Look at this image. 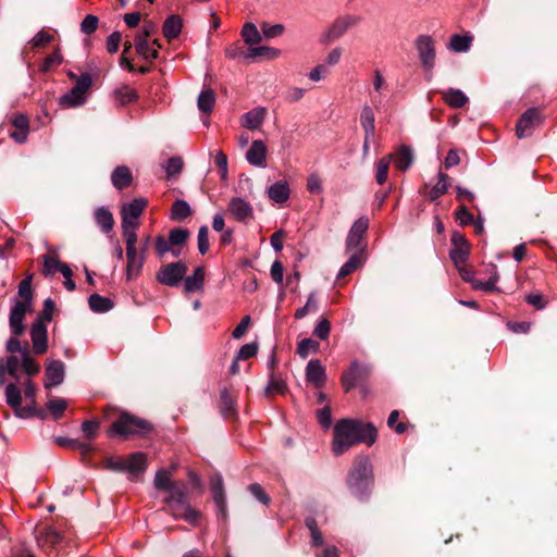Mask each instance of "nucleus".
Returning a JSON list of instances; mask_svg holds the SVG:
<instances>
[{"label":"nucleus","instance_id":"27","mask_svg":"<svg viewBox=\"0 0 557 557\" xmlns=\"http://www.w3.org/2000/svg\"><path fill=\"white\" fill-rule=\"evenodd\" d=\"M62 540V535L53 528H45L37 539L38 545L44 549L59 545Z\"/></svg>","mask_w":557,"mask_h":557},{"label":"nucleus","instance_id":"39","mask_svg":"<svg viewBox=\"0 0 557 557\" xmlns=\"http://www.w3.org/2000/svg\"><path fill=\"white\" fill-rule=\"evenodd\" d=\"M182 30V20L176 16L172 15L168 17L163 24V35L168 39H174L176 38Z\"/></svg>","mask_w":557,"mask_h":557},{"label":"nucleus","instance_id":"35","mask_svg":"<svg viewBox=\"0 0 557 557\" xmlns=\"http://www.w3.org/2000/svg\"><path fill=\"white\" fill-rule=\"evenodd\" d=\"M146 469V455L143 453H134L125 458V471L131 474L144 472Z\"/></svg>","mask_w":557,"mask_h":557},{"label":"nucleus","instance_id":"15","mask_svg":"<svg viewBox=\"0 0 557 557\" xmlns=\"http://www.w3.org/2000/svg\"><path fill=\"white\" fill-rule=\"evenodd\" d=\"M64 363L60 360H50L46 366V381L45 387L50 388L62 384L64 380Z\"/></svg>","mask_w":557,"mask_h":557},{"label":"nucleus","instance_id":"4","mask_svg":"<svg viewBox=\"0 0 557 557\" xmlns=\"http://www.w3.org/2000/svg\"><path fill=\"white\" fill-rule=\"evenodd\" d=\"M152 425L145 419L123 412L107 431L109 437L128 438L135 435H145L150 432Z\"/></svg>","mask_w":557,"mask_h":557},{"label":"nucleus","instance_id":"37","mask_svg":"<svg viewBox=\"0 0 557 557\" xmlns=\"http://www.w3.org/2000/svg\"><path fill=\"white\" fill-rule=\"evenodd\" d=\"M94 215L96 223L102 230V232L110 233L113 230L114 219L108 209L103 207L98 208Z\"/></svg>","mask_w":557,"mask_h":557},{"label":"nucleus","instance_id":"46","mask_svg":"<svg viewBox=\"0 0 557 557\" xmlns=\"http://www.w3.org/2000/svg\"><path fill=\"white\" fill-rule=\"evenodd\" d=\"M172 472L169 470L161 469L154 475V486L157 490L169 491L177 482L172 481Z\"/></svg>","mask_w":557,"mask_h":557},{"label":"nucleus","instance_id":"14","mask_svg":"<svg viewBox=\"0 0 557 557\" xmlns=\"http://www.w3.org/2000/svg\"><path fill=\"white\" fill-rule=\"evenodd\" d=\"M148 201L145 198H136L132 202L124 205L121 211L123 224H139L138 218L141 215Z\"/></svg>","mask_w":557,"mask_h":557},{"label":"nucleus","instance_id":"40","mask_svg":"<svg viewBox=\"0 0 557 557\" xmlns=\"http://www.w3.org/2000/svg\"><path fill=\"white\" fill-rule=\"evenodd\" d=\"M243 40L250 47L258 45L262 40V35L252 23H246L242 29Z\"/></svg>","mask_w":557,"mask_h":557},{"label":"nucleus","instance_id":"54","mask_svg":"<svg viewBox=\"0 0 557 557\" xmlns=\"http://www.w3.org/2000/svg\"><path fill=\"white\" fill-rule=\"evenodd\" d=\"M287 389V386L285 384V382L272 374L271 377H270V381H269V384L265 388V394L267 395H272V394H280V395H283Z\"/></svg>","mask_w":557,"mask_h":557},{"label":"nucleus","instance_id":"33","mask_svg":"<svg viewBox=\"0 0 557 557\" xmlns=\"http://www.w3.org/2000/svg\"><path fill=\"white\" fill-rule=\"evenodd\" d=\"M112 97L119 106H125L135 101L138 98V95L131 86L122 85L113 90Z\"/></svg>","mask_w":557,"mask_h":557},{"label":"nucleus","instance_id":"51","mask_svg":"<svg viewBox=\"0 0 557 557\" xmlns=\"http://www.w3.org/2000/svg\"><path fill=\"white\" fill-rule=\"evenodd\" d=\"M47 409L53 416V418L60 419L67 408V401L63 398H52L47 403Z\"/></svg>","mask_w":557,"mask_h":557},{"label":"nucleus","instance_id":"11","mask_svg":"<svg viewBox=\"0 0 557 557\" xmlns=\"http://www.w3.org/2000/svg\"><path fill=\"white\" fill-rule=\"evenodd\" d=\"M359 22L360 18L355 15L338 17L324 33L325 40L331 42L341 38L347 30L356 26Z\"/></svg>","mask_w":557,"mask_h":557},{"label":"nucleus","instance_id":"19","mask_svg":"<svg viewBox=\"0 0 557 557\" xmlns=\"http://www.w3.org/2000/svg\"><path fill=\"white\" fill-rule=\"evenodd\" d=\"M134 45L137 53L145 60L157 59L158 50L161 48V45L158 42L157 39H153L151 42H149V40L145 36H136Z\"/></svg>","mask_w":557,"mask_h":557},{"label":"nucleus","instance_id":"60","mask_svg":"<svg viewBox=\"0 0 557 557\" xmlns=\"http://www.w3.org/2000/svg\"><path fill=\"white\" fill-rule=\"evenodd\" d=\"M198 250L201 255H205L209 250V230L208 227L201 226L198 231Z\"/></svg>","mask_w":557,"mask_h":557},{"label":"nucleus","instance_id":"57","mask_svg":"<svg viewBox=\"0 0 557 557\" xmlns=\"http://www.w3.org/2000/svg\"><path fill=\"white\" fill-rule=\"evenodd\" d=\"M498 281V275L495 273L488 281L474 280L472 283V287L474 289H481L484 292H494L497 290L496 283Z\"/></svg>","mask_w":557,"mask_h":557},{"label":"nucleus","instance_id":"20","mask_svg":"<svg viewBox=\"0 0 557 557\" xmlns=\"http://www.w3.org/2000/svg\"><path fill=\"white\" fill-rule=\"evenodd\" d=\"M246 160L249 164L264 168L267 164V146L262 140H253L246 152Z\"/></svg>","mask_w":557,"mask_h":557},{"label":"nucleus","instance_id":"45","mask_svg":"<svg viewBox=\"0 0 557 557\" xmlns=\"http://www.w3.org/2000/svg\"><path fill=\"white\" fill-rule=\"evenodd\" d=\"M191 214V209L185 200H176L171 210L170 219L173 221H182Z\"/></svg>","mask_w":557,"mask_h":557},{"label":"nucleus","instance_id":"28","mask_svg":"<svg viewBox=\"0 0 557 557\" xmlns=\"http://www.w3.org/2000/svg\"><path fill=\"white\" fill-rule=\"evenodd\" d=\"M395 166L399 171L408 170L413 162V153L412 150L407 146H401L395 153H392Z\"/></svg>","mask_w":557,"mask_h":557},{"label":"nucleus","instance_id":"61","mask_svg":"<svg viewBox=\"0 0 557 557\" xmlns=\"http://www.w3.org/2000/svg\"><path fill=\"white\" fill-rule=\"evenodd\" d=\"M318 308L317 306V301L314 299V296L311 294L308 299H307V302L304 307L299 308L296 310L295 312V318L296 319H302L304 317H306L309 312H312V311H315Z\"/></svg>","mask_w":557,"mask_h":557},{"label":"nucleus","instance_id":"42","mask_svg":"<svg viewBox=\"0 0 557 557\" xmlns=\"http://www.w3.org/2000/svg\"><path fill=\"white\" fill-rule=\"evenodd\" d=\"M472 42V37L468 35H454L451 36L448 48L454 52H467Z\"/></svg>","mask_w":557,"mask_h":557},{"label":"nucleus","instance_id":"24","mask_svg":"<svg viewBox=\"0 0 557 557\" xmlns=\"http://www.w3.org/2000/svg\"><path fill=\"white\" fill-rule=\"evenodd\" d=\"M349 253L348 260L342 265L337 274L338 278L345 277L362 267L364 263V253L359 251H347Z\"/></svg>","mask_w":557,"mask_h":557},{"label":"nucleus","instance_id":"22","mask_svg":"<svg viewBox=\"0 0 557 557\" xmlns=\"http://www.w3.org/2000/svg\"><path fill=\"white\" fill-rule=\"evenodd\" d=\"M281 55V50L268 47V46H260V47H249L246 51L245 59L246 60H275Z\"/></svg>","mask_w":557,"mask_h":557},{"label":"nucleus","instance_id":"9","mask_svg":"<svg viewBox=\"0 0 557 557\" xmlns=\"http://www.w3.org/2000/svg\"><path fill=\"white\" fill-rule=\"evenodd\" d=\"M416 48L422 66L432 71L435 65V45L434 40L426 35H421L416 40Z\"/></svg>","mask_w":557,"mask_h":557},{"label":"nucleus","instance_id":"2","mask_svg":"<svg viewBox=\"0 0 557 557\" xmlns=\"http://www.w3.org/2000/svg\"><path fill=\"white\" fill-rule=\"evenodd\" d=\"M33 277H34V275L32 273H29L20 283V285H18L20 299L15 300L14 306L11 309L9 322H10L11 332L15 335H22L25 332V325H24L23 321H24L25 314L27 312L32 311Z\"/></svg>","mask_w":557,"mask_h":557},{"label":"nucleus","instance_id":"8","mask_svg":"<svg viewBox=\"0 0 557 557\" xmlns=\"http://www.w3.org/2000/svg\"><path fill=\"white\" fill-rule=\"evenodd\" d=\"M5 400L17 418L27 419L36 414V409L33 406L22 407V393L14 383L7 385Z\"/></svg>","mask_w":557,"mask_h":557},{"label":"nucleus","instance_id":"32","mask_svg":"<svg viewBox=\"0 0 557 557\" xmlns=\"http://www.w3.org/2000/svg\"><path fill=\"white\" fill-rule=\"evenodd\" d=\"M453 240L456 245L458 242L461 243L460 247L454 249L450 252V258H451L453 262L455 263L456 268L458 269L460 267L466 265V262L468 259V249L465 247L466 240L460 234H458V233L454 234Z\"/></svg>","mask_w":557,"mask_h":557},{"label":"nucleus","instance_id":"58","mask_svg":"<svg viewBox=\"0 0 557 557\" xmlns=\"http://www.w3.org/2000/svg\"><path fill=\"white\" fill-rule=\"evenodd\" d=\"M183 169V160L180 157L169 159L164 165L168 177L178 174Z\"/></svg>","mask_w":557,"mask_h":557},{"label":"nucleus","instance_id":"38","mask_svg":"<svg viewBox=\"0 0 557 557\" xmlns=\"http://www.w3.org/2000/svg\"><path fill=\"white\" fill-rule=\"evenodd\" d=\"M437 177V183L429 191L430 200H436L445 195L450 186L449 176L447 174L440 172Z\"/></svg>","mask_w":557,"mask_h":557},{"label":"nucleus","instance_id":"3","mask_svg":"<svg viewBox=\"0 0 557 557\" xmlns=\"http://www.w3.org/2000/svg\"><path fill=\"white\" fill-rule=\"evenodd\" d=\"M350 492L360 500L368 497L373 484L372 466L368 456L355 459L347 480Z\"/></svg>","mask_w":557,"mask_h":557},{"label":"nucleus","instance_id":"47","mask_svg":"<svg viewBox=\"0 0 557 557\" xmlns=\"http://www.w3.org/2000/svg\"><path fill=\"white\" fill-rule=\"evenodd\" d=\"M168 492L170 493L165 499V503L168 505L187 502L186 500V485L183 482L176 483Z\"/></svg>","mask_w":557,"mask_h":557},{"label":"nucleus","instance_id":"25","mask_svg":"<svg viewBox=\"0 0 557 557\" xmlns=\"http://www.w3.org/2000/svg\"><path fill=\"white\" fill-rule=\"evenodd\" d=\"M267 194L276 203L286 202L290 194L288 183L286 181L276 182L268 188Z\"/></svg>","mask_w":557,"mask_h":557},{"label":"nucleus","instance_id":"16","mask_svg":"<svg viewBox=\"0 0 557 557\" xmlns=\"http://www.w3.org/2000/svg\"><path fill=\"white\" fill-rule=\"evenodd\" d=\"M30 337L33 343V349L35 354L41 355L46 352L47 343V327L45 322L37 320L30 329Z\"/></svg>","mask_w":557,"mask_h":557},{"label":"nucleus","instance_id":"63","mask_svg":"<svg viewBox=\"0 0 557 557\" xmlns=\"http://www.w3.org/2000/svg\"><path fill=\"white\" fill-rule=\"evenodd\" d=\"M307 189L311 193V194H321L322 190H323V187H322V181L320 178V176L315 173H312L308 176L307 178Z\"/></svg>","mask_w":557,"mask_h":557},{"label":"nucleus","instance_id":"13","mask_svg":"<svg viewBox=\"0 0 557 557\" xmlns=\"http://www.w3.org/2000/svg\"><path fill=\"white\" fill-rule=\"evenodd\" d=\"M228 212L238 222H247L253 216L252 206L240 197H233L228 202Z\"/></svg>","mask_w":557,"mask_h":557},{"label":"nucleus","instance_id":"26","mask_svg":"<svg viewBox=\"0 0 557 557\" xmlns=\"http://www.w3.org/2000/svg\"><path fill=\"white\" fill-rule=\"evenodd\" d=\"M360 124L367 139H374L375 136V117L373 110L369 106H364L360 114Z\"/></svg>","mask_w":557,"mask_h":557},{"label":"nucleus","instance_id":"18","mask_svg":"<svg viewBox=\"0 0 557 557\" xmlns=\"http://www.w3.org/2000/svg\"><path fill=\"white\" fill-rule=\"evenodd\" d=\"M369 374V370L367 367L359 364L358 362H354L350 369L345 372L342 376V383L345 392H349L352 389L356 384L367 377Z\"/></svg>","mask_w":557,"mask_h":557},{"label":"nucleus","instance_id":"59","mask_svg":"<svg viewBox=\"0 0 557 557\" xmlns=\"http://www.w3.org/2000/svg\"><path fill=\"white\" fill-rule=\"evenodd\" d=\"M331 332V323L326 318L319 320L318 324L313 330V334L320 339H326Z\"/></svg>","mask_w":557,"mask_h":557},{"label":"nucleus","instance_id":"49","mask_svg":"<svg viewBox=\"0 0 557 557\" xmlns=\"http://www.w3.org/2000/svg\"><path fill=\"white\" fill-rule=\"evenodd\" d=\"M220 410L225 418L231 417L235 412V401L226 389L221 392Z\"/></svg>","mask_w":557,"mask_h":557},{"label":"nucleus","instance_id":"5","mask_svg":"<svg viewBox=\"0 0 557 557\" xmlns=\"http://www.w3.org/2000/svg\"><path fill=\"white\" fill-rule=\"evenodd\" d=\"M91 76L87 73L82 74L76 85L66 94L60 97L59 103L63 108H76L86 102L87 92L91 87Z\"/></svg>","mask_w":557,"mask_h":557},{"label":"nucleus","instance_id":"36","mask_svg":"<svg viewBox=\"0 0 557 557\" xmlns=\"http://www.w3.org/2000/svg\"><path fill=\"white\" fill-rule=\"evenodd\" d=\"M215 103V94L211 88L202 89L198 96L197 107L202 113L209 114L212 112Z\"/></svg>","mask_w":557,"mask_h":557},{"label":"nucleus","instance_id":"21","mask_svg":"<svg viewBox=\"0 0 557 557\" xmlns=\"http://www.w3.org/2000/svg\"><path fill=\"white\" fill-rule=\"evenodd\" d=\"M265 115V108H253L242 116L240 124L251 131L258 129L263 124Z\"/></svg>","mask_w":557,"mask_h":557},{"label":"nucleus","instance_id":"30","mask_svg":"<svg viewBox=\"0 0 557 557\" xmlns=\"http://www.w3.org/2000/svg\"><path fill=\"white\" fill-rule=\"evenodd\" d=\"M444 101L450 108H462L468 102V97L460 89L448 88L446 90L441 91Z\"/></svg>","mask_w":557,"mask_h":557},{"label":"nucleus","instance_id":"29","mask_svg":"<svg viewBox=\"0 0 557 557\" xmlns=\"http://www.w3.org/2000/svg\"><path fill=\"white\" fill-rule=\"evenodd\" d=\"M133 175L129 169L125 165H120L114 169L111 175V182L117 189H123L132 184Z\"/></svg>","mask_w":557,"mask_h":557},{"label":"nucleus","instance_id":"53","mask_svg":"<svg viewBox=\"0 0 557 557\" xmlns=\"http://www.w3.org/2000/svg\"><path fill=\"white\" fill-rule=\"evenodd\" d=\"M318 350L319 343L311 338L301 339L297 346V354L304 359L307 358L309 354L317 352Z\"/></svg>","mask_w":557,"mask_h":557},{"label":"nucleus","instance_id":"10","mask_svg":"<svg viewBox=\"0 0 557 557\" xmlns=\"http://www.w3.org/2000/svg\"><path fill=\"white\" fill-rule=\"evenodd\" d=\"M542 122L540 111L535 108L528 109L516 125V134L519 138L530 136Z\"/></svg>","mask_w":557,"mask_h":557},{"label":"nucleus","instance_id":"34","mask_svg":"<svg viewBox=\"0 0 557 557\" xmlns=\"http://www.w3.org/2000/svg\"><path fill=\"white\" fill-rule=\"evenodd\" d=\"M210 488H211V493H212L213 499H214L218 508L224 516L226 502H225V493H224V488H223L222 479L220 476L212 478L210 481Z\"/></svg>","mask_w":557,"mask_h":557},{"label":"nucleus","instance_id":"6","mask_svg":"<svg viewBox=\"0 0 557 557\" xmlns=\"http://www.w3.org/2000/svg\"><path fill=\"white\" fill-rule=\"evenodd\" d=\"M187 273L184 262H171L162 265L156 274V280L166 286H177Z\"/></svg>","mask_w":557,"mask_h":557},{"label":"nucleus","instance_id":"1","mask_svg":"<svg viewBox=\"0 0 557 557\" xmlns=\"http://www.w3.org/2000/svg\"><path fill=\"white\" fill-rule=\"evenodd\" d=\"M376 429L372 423L342 419L334 426L333 453L338 456L359 443L371 446L376 441Z\"/></svg>","mask_w":557,"mask_h":557},{"label":"nucleus","instance_id":"56","mask_svg":"<svg viewBox=\"0 0 557 557\" xmlns=\"http://www.w3.org/2000/svg\"><path fill=\"white\" fill-rule=\"evenodd\" d=\"M63 61L62 54L59 49L54 50L50 55H48L44 63L41 64V71L48 72L53 67L59 66Z\"/></svg>","mask_w":557,"mask_h":557},{"label":"nucleus","instance_id":"50","mask_svg":"<svg viewBox=\"0 0 557 557\" xmlns=\"http://www.w3.org/2000/svg\"><path fill=\"white\" fill-rule=\"evenodd\" d=\"M62 264L57 258L45 255L42 256V274L46 276L53 275L60 271Z\"/></svg>","mask_w":557,"mask_h":557},{"label":"nucleus","instance_id":"44","mask_svg":"<svg viewBox=\"0 0 557 557\" xmlns=\"http://www.w3.org/2000/svg\"><path fill=\"white\" fill-rule=\"evenodd\" d=\"M88 302L90 309L95 312H107L113 307V302L109 298L98 294L90 295Z\"/></svg>","mask_w":557,"mask_h":557},{"label":"nucleus","instance_id":"23","mask_svg":"<svg viewBox=\"0 0 557 557\" xmlns=\"http://www.w3.org/2000/svg\"><path fill=\"white\" fill-rule=\"evenodd\" d=\"M307 381L321 387L326 379L325 369L317 359L310 360L306 368Z\"/></svg>","mask_w":557,"mask_h":557},{"label":"nucleus","instance_id":"48","mask_svg":"<svg viewBox=\"0 0 557 557\" xmlns=\"http://www.w3.org/2000/svg\"><path fill=\"white\" fill-rule=\"evenodd\" d=\"M154 248L159 258H163L165 253L172 252L174 257L180 256V250L172 247L169 239L164 236H158L154 240Z\"/></svg>","mask_w":557,"mask_h":557},{"label":"nucleus","instance_id":"31","mask_svg":"<svg viewBox=\"0 0 557 557\" xmlns=\"http://www.w3.org/2000/svg\"><path fill=\"white\" fill-rule=\"evenodd\" d=\"M205 283V269L202 267H198L195 269L193 275L185 277L184 281V290L185 293H193L197 290H201Z\"/></svg>","mask_w":557,"mask_h":557},{"label":"nucleus","instance_id":"7","mask_svg":"<svg viewBox=\"0 0 557 557\" xmlns=\"http://www.w3.org/2000/svg\"><path fill=\"white\" fill-rule=\"evenodd\" d=\"M369 219L360 216L351 225L346 238V251H359L364 253L366 244L363 242L364 234L369 228Z\"/></svg>","mask_w":557,"mask_h":557},{"label":"nucleus","instance_id":"52","mask_svg":"<svg viewBox=\"0 0 557 557\" xmlns=\"http://www.w3.org/2000/svg\"><path fill=\"white\" fill-rule=\"evenodd\" d=\"M22 367L28 375H35L40 371L39 364L32 358L27 348L22 351Z\"/></svg>","mask_w":557,"mask_h":557},{"label":"nucleus","instance_id":"12","mask_svg":"<svg viewBox=\"0 0 557 557\" xmlns=\"http://www.w3.org/2000/svg\"><path fill=\"white\" fill-rule=\"evenodd\" d=\"M126 280L133 281L137 278L146 261V248L126 251Z\"/></svg>","mask_w":557,"mask_h":557},{"label":"nucleus","instance_id":"17","mask_svg":"<svg viewBox=\"0 0 557 557\" xmlns=\"http://www.w3.org/2000/svg\"><path fill=\"white\" fill-rule=\"evenodd\" d=\"M168 506L170 513L175 519H183L190 524H197L200 513L196 509L191 508L187 502L175 503Z\"/></svg>","mask_w":557,"mask_h":557},{"label":"nucleus","instance_id":"62","mask_svg":"<svg viewBox=\"0 0 557 557\" xmlns=\"http://www.w3.org/2000/svg\"><path fill=\"white\" fill-rule=\"evenodd\" d=\"M399 418V412L397 410H393L387 419V424L389 428L394 429L396 433L403 434L407 430V424L404 422L397 423V420Z\"/></svg>","mask_w":557,"mask_h":557},{"label":"nucleus","instance_id":"43","mask_svg":"<svg viewBox=\"0 0 557 557\" xmlns=\"http://www.w3.org/2000/svg\"><path fill=\"white\" fill-rule=\"evenodd\" d=\"M139 224H123L122 223V231H123V237L126 244V251L129 250H136V243H137V228Z\"/></svg>","mask_w":557,"mask_h":557},{"label":"nucleus","instance_id":"41","mask_svg":"<svg viewBox=\"0 0 557 557\" xmlns=\"http://www.w3.org/2000/svg\"><path fill=\"white\" fill-rule=\"evenodd\" d=\"M392 158L393 154H388L381 158L375 164V181L379 185H383L387 181Z\"/></svg>","mask_w":557,"mask_h":557},{"label":"nucleus","instance_id":"55","mask_svg":"<svg viewBox=\"0 0 557 557\" xmlns=\"http://www.w3.org/2000/svg\"><path fill=\"white\" fill-rule=\"evenodd\" d=\"M189 232L185 228H173L169 234V240L173 248L186 243Z\"/></svg>","mask_w":557,"mask_h":557},{"label":"nucleus","instance_id":"64","mask_svg":"<svg viewBox=\"0 0 557 557\" xmlns=\"http://www.w3.org/2000/svg\"><path fill=\"white\" fill-rule=\"evenodd\" d=\"M97 26H98V17L89 14L81 23V30L84 34L89 35L97 29Z\"/></svg>","mask_w":557,"mask_h":557}]
</instances>
